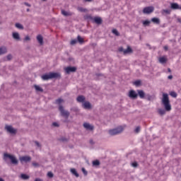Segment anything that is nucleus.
<instances>
[{"label":"nucleus","mask_w":181,"mask_h":181,"mask_svg":"<svg viewBox=\"0 0 181 181\" xmlns=\"http://www.w3.org/2000/svg\"><path fill=\"white\" fill-rule=\"evenodd\" d=\"M161 104L163 105L164 109L158 108L157 112L158 115L163 117V115H166V112H169L172 111V105H170V100H169V95L168 93H163Z\"/></svg>","instance_id":"f257e3e1"},{"label":"nucleus","mask_w":181,"mask_h":181,"mask_svg":"<svg viewBox=\"0 0 181 181\" xmlns=\"http://www.w3.org/2000/svg\"><path fill=\"white\" fill-rule=\"evenodd\" d=\"M124 131V127L122 126H119L115 129H110L109 130V134L112 136H114V135H118L119 134H121Z\"/></svg>","instance_id":"f03ea898"},{"label":"nucleus","mask_w":181,"mask_h":181,"mask_svg":"<svg viewBox=\"0 0 181 181\" xmlns=\"http://www.w3.org/2000/svg\"><path fill=\"white\" fill-rule=\"evenodd\" d=\"M59 110L62 117H64V118H66V119H69V117H70V112L64 110L63 105H60L59 106Z\"/></svg>","instance_id":"7ed1b4c3"},{"label":"nucleus","mask_w":181,"mask_h":181,"mask_svg":"<svg viewBox=\"0 0 181 181\" xmlns=\"http://www.w3.org/2000/svg\"><path fill=\"white\" fill-rule=\"evenodd\" d=\"M4 156L5 160H6V159H10L13 165H18V160L16 159V157H15L14 156H12L8 153H4Z\"/></svg>","instance_id":"20e7f679"},{"label":"nucleus","mask_w":181,"mask_h":181,"mask_svg":"<svg viewBox=\"0 0 181 181\" xmlns=\"http://www.w3.org/2000/svg\"><path fill=\"white\" fill-rule=\"evenodd\" d=\"M4 128L8 134H11L12 135H15L17 132V130L13 128L11 125L6 124Z\"/></svg>","instance_id":"39448f33"},{"label":"nucleus","mask_w":181,"mask_h":181,"mask_svg":"<svg viewBox=\"0 0 181 181\" xmlns=\"http://www.w3.org/2000/svg\"><path fill=\"white\" fill-rule=\"evenodd\" d=\"M66 74H70V73H76L77 71V68L76 66H67L64 69Z\"/></svg>","instance_id":"423d86ee"},{"label":"nucleus","mask_w":181,"mask_h":181,"mask_svg":"<svg viewBox=\"0 0 181 181\" xmlns=\"http://www.w3.org/2000/svg\"><path fill=\"white\" fill-rule=\"evenodd\" d=\"M119 52H123L124 54H129V53H132V48L128 46L127 49H124V47H119Z\"/></svg>","instance_id":"0eeeda50"},{"label":"nucleus","mask_w":181,"mask_h":181,"mask_svg":"<svg viewBox=\"0 0 181 181\" xmlns=\"http://www.w3.org/2000/svg\"><path fill=\"white\" fill-rule=\"evenodd\" d=\"M154 10L155 8H153V6H148L143 9V13H146L147 15H149V13H152Z\"/></svg>","instance_id":"6e6552de"},{"label":"nucleus","mask_w":181,"mask_h":181,"mask_svg":"<svg viewBox=\"0 0 181 181\" xmlns=\"http://www.w3.org/2000/svg\"><path fill=\"white\" fill-rule=\"evenodd\" d=\"M129 97L130 98H132L133 100H135V99L138 98V94L136 92H135V90H131L129 92Z\"/></svg>","instance_id":"1a4fd4ad"},{"label":"nucleus","mask_w":181,"mask_h":181,"mask_svg":"<svg viewBox=\"0 0 181 181\" xmlns=\"http://www.w3.org/2000/svg\"><path fill=\"white\" fill-rule=\"evenodd\" d=\"M49 76L52 78H62V75L60 73L57 72H49Z\"/></svg>","instance_id":"9d476101"},{"label":"nucleus","mask_w":181,"mask_h":181,"mask_svg":"<svg viewBox=\"0 0 181 181\" xmlns=\"http://www.w3.org/2000/svg\"><path fill=\"white\" fill-rule=\"evenodd\" d=\"M20 161L21 162H25V163H28V162H30V160H32V158H30V156H22V157H20Z\"/></svg>","instance_id":"9b49d317"},{"label":"nucleus","mask_w":181,"mask_h":181,"mask_svg":"<svg viewBox=\"0 0 181 181\" xmlns=\"http://www.w3.org/2000/svg\"><path fill=\"white\" fill-rule=\"evenodd\" d=\"M83 128L88 129V131H93L94 129V126L90 124V123H84Z\"/></svg>","instance_id":"f8f14e48"},{"label":"nucleus","mask_w":181,"mask_h":181,"mask_svg":"<svg viewBox=\"0 0 181 181\" xmlns=\"http://www.w3.org/2000/svg\"><path fill=\"white\" fill-rule=\"evenodd\" d=\"M93 22L97 23V25H101L103 23V19H101V17H95L93 18Z\"/></svg>","instance_id":"ddd939ff"},{"label":"nucleus","mask_w":181,"mask_h":181,"mask_svg":"<svg viewBox=\"0 0 181 181\" xmlns=\"http://www.w3.org/2000/svg\"><path fill=\"white\" fill-rule=\"evenodd\" d=\"M82 105L85 110H90L91 108V103L88 101L83 103Z\"/></svg>","instance_id":"4468645a"},{"label":"nucleus","mask_w":181,"mask_h":181,"mask_svg":"<svg viewBox=\"0 0 181 181\" xmlns=\"http://www.w3.org/2000/svg\"><path fill=\"white\" fill-rule=\"evenodd\" d=\"M8 52V49H6V47H0V56H2V54H6V53Z\"/></svg>","instance_id":"2eb2a0df"},{"label":"nucleus","mask_w":181,"mask_h":181,"mask_svg":"<svg viewBox=\"0 0 181 181\" xmlns=\"http://www.w3.org/2000/svg\"><path fill=\"white\" fill-rule=\"evenodd\" d=\"M12 36L14 40H17V41L21 40V35H19L18 33H13Z\"/></svg>","instance_id":"dca6fc26"},{"label":"nucleus","mask_w":181,"mask_h":181,"mask_svg":"<svg viewBox=\"0 0 181 181\" xmlns=\"http://www.w3.org/2000/svg\"><path fill=\"white\" fill-rule=\"evenodd\" d=\"M137 93L140 98H145V92L143 90H137Z\"/></svg>","instance_id":"f3484780"},{"label":"nucleus","mask_w":181,"mask_h":181,"mask_svg":"<svg viewBox=\"0 0 181 181\" xmlns=\"http://www.w3.org/2000/svg\"><path fill=\"white\" fill-rule=\"evenodd\" d=\"M76 101H78V103H84V101H86V97H84V95H79L77 97Z\"/></svg>","instance_id":"a211bd4d"},{"label":"nucleus","mask_w":181,"mask_h":181,"mask_svg":"<svg viewBox=\"0 0 181 181\" xmlns=\"http://www.w3.org/2000/svg\"><path fill=\"white\" fill-rule=\"evenodd\" d=\"M41 78H42V80H44V81H47V80L52 79V78L50 77V73L42 75V76H41Z\"/></svg>","instance_id":"6ab92c4d"},{"label":"nucleus","mask_w":181,"mask_h":181,"mask_svg":"<svg viewBox=\"0 0 181 181\" xmlns=\"http://www.w3.org/2000/svg\"><path fill=\"white\" fill-rule=\"evenodd\" d=\"M62 13L64 16H71L73 15V13L64 10H62Z\"/></svg>","instance_id":"aec40b11"},{"label":"nucleus","mask_w":181,"mask_h":181,"mask_svg":"<svg viewBox=\"0 0 181 181\" xmlns=\"http://www.w3.org/2000/svg\"><path fill=\"white\" fill-rule=\"evenodd\" d=\"M37 40L41 46L43 45V37L42 35H37Z\"/></svg>","instance_id":"412c9836"},{"label":"nucleus","mask_w":181,"mask_h":181,"mask_svg":"<svg viewBox=\"0 0 181 181\" xmlns=\"http://www.w3.org/2000/svg\"><path fill=\"white\" fill-rule=\"evenodd\" d=\"M21 179H22L23 180H29V178L30 177L29 175H26V174H21L20 175Z\"/></svg>","instance_id":"4be33fe9"},{"label":"nucleus","mask_w":181,"mask_h":181,"mask_svg":"<svg viewBox=\"0 0 181 181\" xmlns=\"http://www.w3.org/2000/svg\"><path fill=\"white\" fill-rule=\"evenodd\" d=\"M70 171H71V173L74 175V176H76V177H78V176H80V175L77 173V170H76L75 168H71Z\"/></svg>","instance_id":"5701e85b"},{"label":"nucleus","mask_w":181,"mask_h":181,"mask_svg":"<svg viewBox=\"0 0 181 181\" xmlns=\"http://www.w3.org/2000/svg\"><path fill=\"white\" fill-rule=\"evenodd\" d=\"M166 62H168V59H166V57H163L159 58V62L161 63V64H164Z\"/></svg>","instance_id":"b1692460"},{"label":"nucleus","mask_w":181,"mask_h":181,"mask_svg":"<svg viewBox=\"0 0 181 181\" xmlns=\"http://www.w3.org/2000/svg\"><path fill=\"white\" fill-rule=\"evenodd\" d=\"M151 22H153V23H156V25H159V23H160V20L158 18H153Z\"/></svg>","instance_id":"393cba45"},{"label":"nucleus","mask_w":181,"mask_h":181,"mask_svg":"<svg viewBox=\"0 0 181 181\" xmlns=\"http://www.w3.org/2000/svg\"><path fill=\"white\" fill-rule=\"evenodd\" d=\"M179 4H177V3H172L171 4V9H179Z\"/></svg>","instance_id":"a878e982"},{"label":"nucleus","mask_w":181,"mask_h":181,"mask_svg":"<svg viewBox=\"0 0 181 181\" xmlns=\"http://www.w3.org/2000/svg\"><path fill=\"white\" fill-rule=\"evenodd\" d=\"M146 97L148 101H153V100L155 99V96L151 95L149 94H147Z\"/></svg>","instance_id":"bb28decb"},{"label":"nucleus","mask_w":181,"mask_h":181,"mask_svg":"<svg viewBox=\"0 0 181 181\" xmlns=\"http://www.w3.org/2000/svg\"><path fill=\"white\" fill-rule=\"evenodd\" d=\"M77 40L80 45H83V43H84V39H83V37H81L80 35L77 36Z\"/></svg>","instance_id":"cd10ccee"},{"label":"nucleus","mask_w":181,"mask_h":181,"mask_svg":"<svg viewBox=\"0 0 181 181\" xmlns=\"http://www.w3.org/2000/svg\"><path fill=\"white\" fill-rule=\"evenodd\" d=\"M34 88L36 90V91H40V93H43V88H42L40 86L37 85H35Z\"/></svg>","instance_id":"c85d7f7f"},{"label":"nucleus","mask_w":181,"mask_h":181,"mask_svg":"<svg viewBox=\"0 0 181 181\" xmlns=\"http://www.w3.org/2000/svg\"><path fill=\"white\" fill-rule=\"evenodd\" d=\"M15 26L18 29L23 30V25L22 24L19 23H16Z\"/></svg>","instance_id":"c756f323"},{"label":"nucleus","mask_w":181,"mask_h":181,"mask_svg":"<svg viewBox=\"0 0 181 181\" xmlns=\"http://www.w3.org/2000/svg\"><path fill=\"white\" fill-rule=\"evenodd\" d=\"M112 33H113V35H115V36H119V33L117 29H113L112 30Z\"/></svg>","instance_id":"7c9ffc66"},{"label":"nucleus","mask_w":181,"mask_h":181,"mask_svg":"<svg viewBox=\"0 0 181 181\" xmlns=\"http://www.w3.org/2000/svg\"><path fill=\"white\" fill-rule=\"evenodd\" d=\"M93 166H100V160H95L93 161Z\"/></svg>","instance_id":"2f4dec72"},{"label":"nucleus","mask_w":181,"mask_h":181,"mask_svg":"<svg viewBox=\"0 0 181 181\" xmlns=\"http://www.w3.org/2000/svg\"><path fill=\"white\" fill-rule=\"evenodd\" d=\"M170 95H171V97H173V98H176V97H177V93H176V92L175 91H172L170 93Z\"/></svg>","instance_id":"473e14b6"},{"label":"nucleus","mask_w":181,"mask_h":181,"mask_svg":"<svg viewBox=\"0 0 181 181\" xmlns=\"http://www.w3.org/2000/svg\"><path fill=\"white\" fill-rule=\"evenodd\" d=\"M64 100L62 98H58L55 100L56 104H59L60 105L61 103H63Z\"/></svg>","instance_id":"72a5a7b5"},{"label":"nucleus","mask_w":181,"mask_h":181,"mask_svg":"<svg viewBox=\"0 0 181 181\" xmlns=\"http://www.w3.org/2000/svg\"><path fill=\"white\" fill-rule=\"evenodd\" d=\"M134 84L136 87H139V86H141V81H136L134 82Z\"/></svg>","instance_id":"f704fd0d"},{"label":"nucleus","mask_w":181,"mask_h":181,"mask_svg":"<svg viewBox=\"0 0 181 181\" xmlns=\"http://www.w3.org/2000/svg\"><path fill=\"white\" fill-rule=\"evenodd\" d=\"M150 23H151V21H145L143 22V25L144 26H149Z\"/></svg>","instance_id":"c9c22d12"},{"label":"nucleus","mask_w":181,"mask_h":181,"mask_svg":"<svg viewBox=\"0 0 181 181\" xmlns=\"http://www.w3.org/2000/svg\"><path fill=\"white\" fill-rule=\"evenodd\" d=\"M86 19H89L90 21H94V18L90 15L86 16Z\"/></svg>","instance_id":"e433bc0d"},{"label":"nucleus","mask_w":181,"mask_h":181,"mask_svg":"<svg viewBox=\"0 0 181 181\" xmlns=\"http://www.w3.org/2000/svg\"><path fill=\"white\" fill-rule=\"evenodd\" d=\"M33 166H34V168H39L40 166V165H39V163H37L36 162H33Z\"/></svg>","instance_id":"4c0bfd02"},{"label":"nucleus","mask_w":181,"mask_h":181,"mask_svg":"<svg viewBox=\"0 0 181 181\" xmlns=\"http://www.w3.org/2000/svg\"><path fill=\"white\" fill-rule=\"evenodd\" d=\"M163 12H164V13H166L167 15H170V10H163Z\"/></svg>","instance_id":"58836bf2"},{"label":"nucleus","mask_w":181,"mask_h":181,"mask_svg":"<svg viewBox=\"0 0 181 181\" xmlns=\"http://www.w3.org/2000/svg\"><path fill=\"white\" fill-rule=\"evenodd\" d=\"M82 172H83V175H85V176H87L88 173L87 172V170H86V168H83Z\"/></svg>","instance_id":"ea45409f"},{"label":"nucleus","mask_w":181,"mask_h":181,"mask_svg":"<svg viewBox=\"0 0 181 181\" xmlns=\"http://www.w3.org/2000/svg\"><path fill=\"white\" fill-rule=\"evenodd\" d=\"M60 141H62V142H68L69 139H67L64 137H62L60 139Z\"/></svg>","instance_id":"a19ab883"},{"label":"nucleus","mask_w":181,"mask_h":181,"mask_svg":"<svg viewBox=\"0 0 181 181\" xmlns=\"http://www.w3.org/2000/svg\"><path fill=\"white\" fill-rule=\"evenodd\" d=\"M76 43H77V40H72L71 41V45L73 46L74 45H76Z\"/></svg>","instance_id":"79ce46f5"},{"label":"nucleus","mask_w":181,"mask_h":181,"mask_svg":"<svg viewBox=\"0 0 181 181\" xmlns=\"http://www.w3.org/2000/svg\"><path fill=\"white\" fill-rule=\"evenodd\" d=\"M139 131H141V127H137L135 129V130H134V132H136V134H138V132H139Z\"/></svg>","instance_id":"37998d69"},{"label":"nucleus","mask_w":181,"mask_h":181,"mask_svg":"<svg viewBox=\"0 0 181 181\" xmlns=\"http://www.w3.org/2000/svg\"><path fill=\"white\" fill-rule=\"evenodd\" d=\"M35 144L38 148H42V145H40V143H39V141H35Z\"/></svg>","instance_id":"c03bdc74"},{"label":"nucleus","mask_w":181,"mask_h":181,"mask_svg":"<svg viewBox=\"0 0 181 181\" xmlns=\"http://www.w3.org/2000/svg\"><path fill=\"white\" fill-rule=\"evenodd\" d=\"M132 165L133 166V168H138V163L136 162L132 163Z\"/></svg>","instance_id":"a18cd8bd"},{"label":"nucleus","mask_w":181,"mask_h":181,"mask_svg":"<svg viewBox=\"0 0 181 181\" xmlns=\"http://www.w3.org/2000/svg\"><path fill=\"white\" fill-rule=\"evenodd\" d=\"M47 176H48V177H53V173L49 172V173H47Z\"/></svg>","instance_id":"49530a36"},{"label":"nucleus","mask_w":181,"mask_h":181,"mask_svg":"<svg viewBox=\"0 0 181 181\" xmlns=\"http://www.w3.org/2000/svg\"><path fill=\"white\" fill-rule=\"evenodd\" d=\"M23 4L24 5H25V6H28V8H30V6H32V5L28 2H24Z\"/></svg>","instance_id":"de8ad7c7"},{"label":"nucleus","mask_w":181,"mask_h":181,"mask_svg":"<svg viewBox=\"0 0 181 181\" xmlns=\"http://www.w3.org/2000/svg\"><path fill=\"white\" fill-rule=\"evenodd\" d=\"M7 60H12V54L7 55Z\"/></svg>","instance_id":"09e8293b"},{"label":"nucleus","mask_w":181,"mask_h":181,"mask_svg":"<svg viewBox=\"0 0 181 181\" xmlns=\"http://www.w3.org/2000/svg\"><path fill=\"white\" fill-rule=\"evenodd\" d=\"M24 40H25V41L30 40V37H29L28 35H27V36L25 37Z\"/></svg>","instance_id":"8fccbe9b"},{"label":"nucleus","mask_w":181,"mask_h":181,"mask_svg":"<svg viewBox=\"0 0 181 181\" xmlns=\"http://www.w3.org/2000/svg\"><path fill=\"white\" fill-rule=\"evenodd\" d=\"M96 77H103V74H95Z\"/></svg>","instance_id":"3c124183"},{"label":"nucleus","mask_w":181,"mask_h":181,"mask_svg":"<svg viewBox=\"0 0 181 181\" xmlns=\"http://www.w3.org/2000/svg\"><path fill=\"white\" fill-rule=\"evenodd\" d=\"M79 11L80 12H86V8H80Z\"/></svg>","instance_id":"603ef678"},{"label":"nucleus","mask_w":181,"mask_h":181,"mask_svg":"<svg viewBox=\"0 0 181 181\" xmlns=\"http://www.w3.org/2000/svg\"><path fill=\"white\" fill-rule=\"evenodd\" d=\"M52 125H53L54 127H59V124H57V122H54V123H52Z\"/></svg>","instance_id":"864d4df0"},{"label":"nucleus","mask_w":181,"mask_h":181,"mask_svg":"<svg viewBox=\"0 0 181 181\" xmlns=\"http://www.w3.org/2000/svg\"><path fill=\"white\" fill-rule=\"evenodd\" d=\"M71 111L77 112V111H78V109L74 107V108H71Z\"/></svg>","instance_id":"5fc2aeb1"},{"label":"nucleus","mask_w":181,"mask_h":181,"mask_svg":"<svg viewBox=\"0 0 181 181\" xmlns=\"http://www.w3.org/2000/svg\"><path fill=\"white\" fill-rule=\"evenodd\" d=\"M168 78L169 80H172V78H173V76L170 75V76H168Z\"/></svg>","instance_id":"6e6d98bb"},{"label":"nucleus","mask_w":181,"mask_h":181,"mask_svg":"<svg viewBox=\"0 0 181 181\" xmlns=\"http://www.w3.org/2000/svg\"><path fill=\"white\" fill-rule=\"evenodd\" d=\"M35 181H43V180H42V179H40V178H36V179L35 180Z\"/></svg>","instance_id":"4d7b16f0"},{"label":"nucleus","mask_w":181,"mask_h":181,"mask_svg":"<svg viewBox=\"0 0 181 181\" xmlns=\"http://www.w3.org/2000/svg\"><path fill=\"white\" fill-rule=\"evenodd\" d=\"M168 49H169V48L168 47V46H165V47H164V49H165V51H168Z\"/></svg>","instance_id":"13d9d810"},{"label":"nucleus","mask_w":181,"mask_h":181,"mask_svg":"<svg viewBox=\"0 0 181 181\" xmlns=\"http://www.w3.org/2000/svg\"><path fill=\"white\" fill-rule=\"evenodd\" d=\"M90 144H91L92 145L94 144V141H93V139L90 140Z\"/></svg>","instance_id":"bf43d9fd"},{"label":"nucleus","mask_w":181,"mask_h":181,"mask_svg":"<svg viewBox=\"0 0 181 181\" xmlns=\"http://www.w3.org/2000/svg\"><path fill=\"white\" fill-rule=\"evenodd\" d=\"M168 73H172V71L170 69V68L168 69Z\"/></svg>","instance_id":"052dcab7"},{"label":"nucleus","mask_w":181,"mask_h":181,"mask_svg":"<svg viewBox=\"0 0 181 181\" xmlns=\"http://www.w3.org/2000/svg\"><path fill=\"white\" fill-rule=\"evenodd\" d=\"M177 22H179L180 23H181V20H180V18H177Z\"/></svg>","instance_id":"680f3d73"},{"label":"nucleus","mask_w":181,"mask_h":181,"mask_svg":"<svg viewBox=\"0 0 181 181\" xmlns=\"http://www.w3.org/2000/svg\"><path fill=\"white\" fill-rule=\"evenodd\" d=\"M86 2H91L92 0H85Z\"/></svg>","instance_id":"e2e57ef3"},{"label":"nucleus","mask_w":181,"mask_h":181,"mask_svg":"<svg viewBox=\"0 0 181 181\" xmlns=\"http://www.w3.org/2000/svg\"><path fill=\"white\" fill-rule=\"evenodd\" d=\"M27 12H30V8H27Z\"/></svg>","instance_id":"0e129e2a"},{"label":"nucleus","mask_w":181,"mask_h":181,"mask_svg":"<svg viewBox=\"0 0 181 181\" xmlns=\"http://www.w3.org/2000/svg\"><path fill=\"white\" fill-rule=\"evenodd\" d=\"M0 181H5L3 178L0 177Z\"/></svg>","instance_id":"69168bd1"},{"label":"nucleus","mask_w":181,"mask_h":181,"mask_svg":"<svg viewBox=\"0 0 181 181\" xmlns=\"http://www.w3.org/2000/svg\"><path fill=\"white\" fill-rule=\"evenodd\" d=\"M73 60V58H69V62H71Z\"/></svg>","instance_id":"338daca9"},{"label":"nucleus","mask_w":181,"mask_h":181,"mask_svg":"<svg viewBox=\"0 0 181 181\" xmlns=\"http://www.w3.org/2000/svg\"><path fill=\"white\" fill-rule=\"evenodd\" d=\"M146 46H148V47H151V45H149V44H146Z\"/></svg>","instance_id":"774afa93"}]
</instances>
